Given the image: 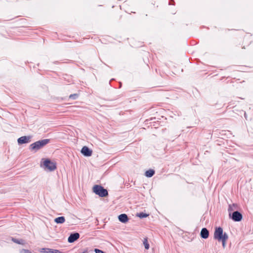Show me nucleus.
Masks as SVG:
<instances>
[{
    "instance_id": "1",
    "label": "nucleus",
    "mask_w": 253,
    "mask_h": 253,
    "mask_svg": "<svg viewBox=\"0 0 253 253\" xmlns=\"http://www.w3.org/2000/svg\"><path fill=\"white\" fill-rule=\"evenodd\" d=\"M213 239L222 243L223 249L226 247V242L229 239L228 233L224 231L223 229L220 226L215 227L213 232Z\"/></svg>"
},
{
    "instance_id": "2",
    "label": "nucleus",
    "mask_w": 253,
    "mask_h": 253,
    "mask_svg": "<svg viewBox=\"0 0 253 253\" xmlns=\"http://www.w3.org/2000/svg\"><path fill=\"white\" fill-rule=\"evenodd\" d=\"M40 167L46 172H53L57 169V163L53 160L47 158H42Z\"/></svg>"
},
{
    "instance_id": "3",
    "label": "nucleus",
    "mask_w": 253,
    "mask_h": 253,
    "mask_svg": "<svg viewBox=\"0 0 253 253\" xmlns=\"http://www.w3.org/2000/svg\"><path fill=\"white\" fill-rule=\"evenodd\" d=\"M49 142V140L46 139L36 141L30 146V149L32 151H37L40 149Z\"/></svg>"
},
{
    "instance_id": "4",
    "label": "nucleus",
    "mask_w": 253,
    "mask_h": 253,
    "mask_svg": "<svg viewBox=\"0 0 253 253\" xmlns=\"http://www.w3.org/2000/svg\"><path fill=\"white\" fill-rule=\"evenodd\" d=\"M93 191L96 195L100 197H105L108 195L107 190L104 189L102 186L99 185H95L93 187Z\"/></svg>"
},
{
    "instance_id": "5",
    "label": "nucleus",
    "mask_w": 253,
    "mask_h": 253,
    "mask_svg": "<svg viewBox=\"0 0 253 253\" xmlns=\"http://www.w3.org/2000/svg\"><path fill=\"white\" fill-rule=\"evenodd\" d=\"M31 136H23L19 137L17 139V142L19 145L28 143L31 141Z\"/></svg>"
},
{
    "instance_id": "6",
    "label": "nucleus",
    "mask_w": 253,
    "mask_h": 253,
    "mask_svg": "<svg viewBox=\"0 0 253 253\" xmlns=\"http://www.w3.org/2000/svg\"><path fill=\"white\" fill-rule=\"evenodd\" d=\"M81 152L84 156L86 157H90L92 154V151L86 146H84Z\"/></svg>"
},
{
    "instance_id": "7",
    "label": "nucleus",
    "mask_w": 253,
    "mask_h": 253,
    "mask_svg": "<svg viewBox=\"0 0 253 253\" xmlns=\"http://www.w3.org/2000/svg\"><path fill=\"white\" fill-rule=\"evenodd\" d=\"M232 219L235 221H240L243 218L242 215L238 211H234L232 213Z\"/></svg>"
},
{
    "instance_id": "8",
    "label": "nucleus",
    "mask_w": 253,
    "mask_h": 253,
    "mask_svg": "<svg viewBox=\"0 0 253 253\" xmlns=\"http://www.w3.org/2000/svg\"><path fill=\"white\" fill-rule=\"evenodd\" d=\"M80 237V235L78 233H75L71 234L68 238L69 243H72L78 240Z\"/></svg>"
},
{
    "instance_id": "9",
    "label": "nucleus",
    "mask_w": 253,
    "mask_h": 253,
    "mask_svg": "<svg viewBox=\"0 0 253 253\" xmlns=\"http://www.w3.org/2000/svg\"><path fill=\"white\" fill-rule=\"evenodd\" d=\"M119 220L123 223H126L128 222L129 219L127 215L125 213H123L118 216Z\"/></svg>"
},
{
    "instance_id": "10",
    "label": "nucleus",
    "mask_w": 253,
    "mask_h": 253,
    "mask_svg": "<svg viewBox=\"0 0 253 253\" xmlns=\"http://www.w3.org/2000/svg\"><path fill=\"white\" fill-rule=\"evenodd\" d=\"M202 238L204 239H207L209 236V231L205 228L202 229L200 233Z\"/></svg>"
},
{
    "instance_id": "11",
    "label": "nucleus",
    "mask_w": 253,
    "mask_h": 253,
    "mask_svg": "<svg viewBox=\"0 0 253 253\" xmlns=\"http://www.w3.org/2000/svg\"><path fill=\"white\" fill-rule=\"evenodd\" d=\"M54 221L57 224H62L65 221V218L64 216L58 217L54 219Z\"/></svg>"
},
{
    "instance_id": "12",
    "label": "nucleus",
    "mask_w": 253,
    "mask_h": 253,
    "mask_svg": "<svg viewBox=\"0 0 253 253\" xmlns=\"http://www.w3.org/2000/svg\"><path fill=\"white\" fill-rule=\"evenodd\" d=\"M155 173V171L153 169H149L145 172V175L147 177H152Z\"/></svg>"
},
{
    "instance_id": "13",
    "label": "nucleus",
    "mask_w": 253,
    "mask_h": 253,
    "mask_svg": "<svg viewBox=\"0 0 253 253\" xmlns=\"http://www.w3.org/2000/svg\"><path fill=\"white\" fill-rule=\"evenodd\" d=\"M143 245L146 250H148L149 249V244L148 242L147 238H144L143 240Z\"/></svg>"
},
{
    "instance_id": "14",
    "label": "nucleus",
    "mask_w": 253,
    "mask_h": 253,
    "mask_svg": "<svg viewBox=\"0 0 253 253\" xmlns=\"http://www.w3.org/2000/svg\"><path fill=\"white\" fill-rule=\"evenodd\" d=\"M148 216V214L144 213H140L138 215V216H139L140 218H144Z\"/></svg>"
},
{
    "instance_id": "15",
    "label": "nucleus",
    "mask_w": 253,
    "mask_h": 253,
    "mask_svg": "<svg viewBox=\"0 0 253 253\" xmlns=\"http://www.w3.org/2000/svg\"><path fill=\"white\" fill-rule=\"evenodd\" d=\"M69 98L72 99H76L78 98L77 94H71L69 96Z\"/></svg>"
},
{
    "instance_id": "16",
    "label": "nucleus",
    "mask_w": 253,
    "mask_h": 253,
    "mask_svg": "<svg viewBox=\"0 0 253 253\" xmlns=\"http://www.w3.org/2000/svg\"><path fill=\"white\" fill-rule=\"evenodd\" d=\"M20 253H32V252L29 250L23 249L20 251Z\"/></svg>"
},
{
    "instance_id": "17",
    "label": "nucleus",
    "mask_w": 253,
    "mask_h": 253,
    "mask_svg": "<svg viewBox=\"0 0 253 253\" xmlns=\"http://www.w3.org/2000/svg\"><path fill=\"white\" fill-rule=\"evenodd\" d=\"M44 250V253H52L51 251H53V249H43Z\"/></svg>"
},
{
    "instance_id": "18",
    "label": "nucleus",
    "mask_w": 253,
    "mask_h": 253,
    "mask_svg": "<svg viewBox=\"0 0 253 253\" xmlns=\"http://www.w3.org/2000/svg\"><path fill=\"white\" fill-rule=\"evenodd\" d=\"M94 252H95V253H105L102 250H99V249H95L94 250Z\"/></svg>"
},
{
    "instance_id": "19",
    "label": "nucleus",
    "mask_w": 253,
    "mask_h": 253,
    "mask_svg": "<svg viewBox=\"0 0 253 253\" xmlns=\"http://www.w3.org/2000/svg\"><path fill=\"white\" fill-rule=\"evenodd\" d=\"M17 243H18V244H21V243H21V242H17Z\"/></svg>"
}]
</instances>
